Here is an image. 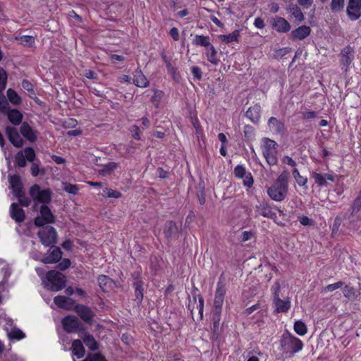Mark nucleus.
<instances>
[{
    "mask_svg": "<svg viewBox=\"0 0 361 361\" xmlns=\"http://www.w3.org/2000/svg\"><path fill=\"white\" fill-rule=\"evenodd\" d=\"M104 195H105L107 197L112 198H119L121 197V193L118 190H114L111 188H105L103 190Z\"/></svg>",
    "mask_w": 361,
    "mask_h": 361,
    "instance_id": "de8ad7c7",
    "label": "nucleus"
},
{
    "mask_svg": "<svg viewBox=\"0 0 361 361\" xmlns=\"http://www.w3.org/2000/svg\"><path fill=\"white\" fill-rule=\"evenodd\" d=\"M290 173L287 170H284L277 178L274 185L288 191V178Z\"/></svg>",
    "mask_w": 361,
    "mask_h": 361,
    "instance_id": "bb28decb",
    "label": "nucleus"
},
{
    "mask_svg": "<svg viewBox=\"0 0 361 361\" xmlns=\"http://www.w3.org/2000/svg\"><path fill=\"white\" fill-rule=\"evenodd\" d=\"M7 334L10 340H20L25 337V334L16 327L13 328Z\"/></svg>",
    "mask_w": 361,
    "mask_h": 361,
    "instance_id": "c9c22d12",
    "label": "nucleus"
},
{
    "mask_svg": "<svg viewBox=\"0 0 361 361\" xmlns=\"http://www.w3.org/2000/svg\"><path fill=\"white\" fill-rule=\"evenodd\" d=\"M71 264V262L69 259H64L57 265V268L61 271H65L70 267Z\"/></svg>",
    "mask_w": 361,
    "mask_h": 361,
    "instance_id": "e2e57ef3",
    "label": "nucleus"
},
{
    "mask_svg": "<svg viewBox=\"0 0 361 361\" xmlns=\"http://www.w3.org/2000/svg\"><path fill=\"white\" fill-rule=\"evenodd\" d=\"M75 310L84 322L91 324L94 313L89 307L83 305H77L75 307Z\"/></svg>",
    "mask_w": 361,
    "mask_h": 361,
    "instance_id": "4468645a",
    "label": "nucleus"
},
{
    "mask_svg": "<svg viewBox=\"0 0 361 361\" xmlns=\"http://www.w3.org/2000/svg\"><path fill=\"white\" fill-rule=\"evenodd\" d=\"M344 283L342 281H338L332 284H329L322 289V292H332L338 288H341L343 286Z\"/></svg>",
    "mask_w": 361,
    "mask_h": 361,
    "instance_id": "3c124183",
    "label": "nucleus"
},
{
    "mask_svg": "<svg viewBox=\"0 0 361 361\" xmlns=\"http://www.w3.org/2000/svg\"><path fill=\"white\" fill-rule=\"evenodd\" d=\"M346 13L350 20H358L361 17V0H348Z\"/></svg>",
    "mask_w": 361,
    "mask_h": 361,
    "instance_id": "6e6552de",
    "label": "nucleus"
},
{
    "mask_svg": "<svg viewBox=\"0 0 361 361\" xmlns=\"http://www.w3.org/2000/svg\"><path fill=\"white\" fill-rule=\"evenodd\" d=\"M54 303L60 308L67 310H72L75 305V300L63 295H57L54 298Z\"/></svg>",
    "mask_w": 361,
    "mask_h": 361,
    "instance_id": "aec40b11",
    "label": "nucleus"
},
{
    "mask_svg": "<svg viewBox=\"0 0 361 361\" xmlns=\"http://www.w3.org/2000/svg\"><path fill=\"white\" fill-rule=\"evenodd\" d=\"M19 202V204L23 207H28L31 204V200L25 196L24 192L20 194V197H17Z\"/></svg>",
    "mask_w": 361,
    "mask_h": 361,
    "instance_id": "bf43d9fd",
    "label": "nucleus"
},
{
    "mask_svg": "<svg viewBox=\"0 0 361 361\" xmlns=\"http://www.w3.org/2000/svg\"><path fill=\"white\" fill-rule=\"evenodd\" d=\"M311 176L314 179L315 183L319 186L326 185V178L324 175L314 171Z\"/></svg>",
    "mask_w": 361,
    "mask_h": 361,
    "instance_id": "79ce46f5",
    "label": "nucleus"
},
{
    "mask_svg": "<svg viewBox=\"0 0 361 361\" xmlns=\"http://www.w3.org/2000/svg\"><path fill=\"white\" fill-rule=\"evenodd\" d=\"M177 233L178 227L174 221H168L165 223L164 226V234L168 240L174 238Z\"/></svg>",
    "mask_w": 361,
    "mask_h": 361,
    "instance_id": "a878e982",
    "label": "nucleus"
},
{
    "mask_svg": "<svg viewBox=\"0 0 361 361\" xmlns=\"http://www.w3.org/2000/svg\"><path fill=\"white\" fill-rule=\"evenodd\" d=\"M63 190L73 195H76L78 192L79 188L77 185L71 184L70 183H63Z\"/></svg>",
    "mask_w": 361,
    "mask_h": 361,
    "instance_id": "c03bdc74",
    "label": "nucleus"
},
{
    "mask_svg": "<svg viewBox=\"0 0 361 361\" xmlns=\"http://www.w3.org/2000/svg\"><path fill=\"white\" fill-rule=\"evenodd\" d=\"M64 330L69 334L76 333L83 329L81 322L75 316H67L62 320Z\"/></svg>",
    "mask_w": 361,
    "mask_h": 361,
    "instance_id": "423d86ee",
    "label": "nucleus"
},
{
    "mask_svg": "<svg viewBox=\"0 0 361 361\" xmlns=\"http://www.w3.org/2000/svg\"><path fill=\"white\" fill-rule=\"evenodd\" d=\"M22 87H23V89L27 90L30 93V96L31 97H32V95H35V91L33 89V85L30 81H28L27 80H23L22 82Z\"/></svg>",
    "mask_w": 361,
    "mask_h": 361,
    "instance_id": "5fc2aeb1",
    "label": "nucleus"
},
{
    "mask_svg": "<svg viewBox=\"0 0 361 361\" xmlns=\"http://www.w3.org/2000/svg\"><path fill=\"white\" fill-rule=\"evenodd\" d=\"M192 44L197 46L208 47L211 45L209 42V37L204 35H196L193 39Z\"/></svg>",
    "mask_w": 361,
    "mask_h": 361,
    "instance_id": "72a5a7b5",
    "label": "nucleus"
},
{
    "mask_svg": "<svg viewBox=\"0 0 361 361\" xmlns=\"http://www.w3.org/2000/svg\"><path fill=\"white\" fill-rule=\"evenodd\" d=\"M361 209V194L359 193L357 197L353 201L351 205V210L353 215L354 213L358 212Z\"/></svg>",
    "mask_w": 361,
    "mask_h": 361,
    "instance_id": "49530a36",
    "label": "nucleus"
},
{
    "mask_svg": "<svg viewBox=\"0 0 361 361\" xmlns=\"http://www.w3.org/2000/svg\"><path fill=\"white\" fill-rule=\"evenodd\" d=\"M133 82L139 87H146L149 85L148 80L139 68L133 72Z\"/></svg>",
    "mask_w": 361,
    "mask_h": 361,
    "instance_id": "4be33fe9",
    "label": "nucleus"
},
{
    "mask_svg": "<svg viewBox=\"0 0 361 361\" xmlns=\"http://www.w3.org/2000/svg\"><path fill=\"white\" fill-rule=\"evenodd\" d=\"M7 84V74L6 72L0 68V87L1 89H6Z\"/></svg>",
    "mask_w": 361,
    "mask_h": 361,
    "instance_id": "13d9d810",
    "label": "nucleus"
},
{
    "mask_svg": "<svg viewBox=\"0 0 361 361\" xmlns=\"http://www.w3.org/2000/svg\"><path fill=\"white\" fill-rule=\"evenodd\" d=\"M270 24L273 30L279 33H286L290 30L291 26L288 21L283 17L276 16L273 18Z\"/></svg>",
    "mask_w": 361,
    "mask_h": 361,
    "instance_id": "1a4fd4ad",
    "label": "nucleus"
},
{
    "mask_svg": "<svg viewBox=\"0 0 361 361\" xmlns=\"http://www.w3.org/2000/svg\"><path fill=\"white\" fill-rule=\"evenodd\" d=\"M226 292V289L225 285L220 281L218 282L214 300V310H222V305L224 300Z\"/></svg>",
    "mask_w": 361,
    "mask_h": 361,
    "instance_id": "9b49d317",
    "label": "nucleus"
},
{
    "mask_svg": "<svg viewBox=\"0 0 361 361\" xmlns=\"http://www.w3.org/2000/svg\"><path fill=\"white\" fill-rule=\"evenodd\" d=\"M117 167V164L115 162H109L104 165L102 169L99 170V173L102 176H106L111 173Z\"/></svg>",
    "mask_w": 361,
    "mask_h": 361,
    "instance_id": "4c0bfd02",
    "label": "nucleus"
},
{
    "mask_svg": "<svg viewBox=\"0 0 361 361\" xmlns=\"http://www.w3.org/2000/svg\"><path fill=\"white\" fill-rule=\"evenodd\" d=\"M208 51L207 52V60L212 64L216 65L219 60L217 59V51L213 45L208 47Z\"/></svg>",
    "mask_w": 361,
    "mask_h": 361,
    "instance_id": "f704fd0d",
    "label": "nucleus"
},
{
    "mask_svg": "<svg viewBox=\"0 0 361 361\" xmlns=\"http://www.w3.org/2000/svg\"><path fill=\"white\" fill-rule=\"evenodd\" d=\"M244 135L247 140H252L255 137V128L249 125L244 128Z\"/></svg>",
    "mask_w": 361,
    "mask_h": 361,
    "instance_id": "864d4df0",
    "label": "nucleus"
},
{
    "mask_svg": "<svg viewBox=\"0 0 361 361\" xmlns=\"http://www.w3.org/2000/svg\"><path fill=\"white\" fill-rule=\"evenodd\" d=\"M293 176L295 180V181L298 183V184L300 186H305L307 182V178L303 177L301 176L298 171V170L296 168H294L293 170Z\"/></svg>",
    "mask_w": 361,
    "mask_h": 361,
    "instance_id": "a19ab883",
    "label": "nucleus"
},
{
    "mask_svg": "<svg viewBox=\"0 0 361 361\" xmlns=\"http://www.w3.org/2000/svg\"><path fill=\"white\" fill-rule=\"evenodd\" d=\"M240 37V30H235L228 35H221L219 36L220 40L226 44H231L234 42H238Z\"/></svg>",
    "mask_w": 361,
    "mask_h": 361,
    "instance_id": "7c9ffc66",
    "label": "nucleus"
},
{
    "mask_svg": "<svg viewBox=\"0 0 361 361\" xmlns=\"http://www.w3.org/2000/svg\"><path fill=\"white\" fill-rule=\"evenodd\" d=\"M133 286L135 288V300L137 302V305L140 306L143 299V282L138 277H136L133 283Z\"/></svg>",
    "mask_w": 361,
    "mask_h": 361,
    "instance_id": "b1692460",
    "label": "nucleus"
},
{
    "mask_svg": "<svg viewBox=\"0 0 361 361\" xmlns=\"http://www.w3.org/2000/svg\"><path fill=\"white\" fill-rule=\"evenodd\" d=\"M294 330L300 336H303L307 333V326L302 321H296L294 324Z\"/></svg>",
    "mask_w": 361,
    "mask_h": 361,
    "instance_id": "ea45409f",
    "label": "nucleus"
},
{
    "mask_svg": "<svg viewBox=\"0 0 361 361\" xmlns=\"http://www.w3.org/2000/svg\"><path fill=\"white\" fill-rule=\"evenodd\" d=\"M262 154L269 165L273 166L277 164L276 147L278 144L267 137L263 138Z\"/></svg>",
    "mask_w": 361,
    "mask_h": 361,
    "instance_id": "20e7f679",
    "label": "nucleus"
},
{
    "mask_svg": "<svg viewBox=\"0 0 361 361\" xmlns=\"http://www.w3.org/2000/svg\"><path fill=\"white\" fill-rule=\"evenodd\" d=\"M345 0H331L330 7L332 12L337 13L343 10Z\"/></svg>",
    "mask_w": 361,
    "mask_h": 361,
    "instance_id": "58836bf2",
    "label": "nucleus"
},
{
    "mask_svg": "<svg viewBox=\"0 0 361 361\" xmlns=\"http://www.w3.org/2000/svg\"><path fill=\"white\" fill-rule=\"evenodd\" d=\"M62 254L59 247H55L48 256L42 258L41 261L44 264L56 263L61 259Z\"/></svg>",
    "mask_w": 361,
    "mask_h": 361,
    "instance_id": "393cba45",
    "label": "nucleus"
},
{
    "mask_svg": "<svg viewBox=\"0 0 361 361\" xmlns=\"http://www.w3.org/2000/svg\"><path fill=\"white\" fill-rule=\"evenodd\" d=\"M355 51L353 47L350 46H346L343 48L339 54L340 63L341 68L345 72L348 71L349 66L351 64L354 59Z\"/></svg>",
    "mask_w": 361,
    "mask_h": 361,
    "instance_id": "0eeeda50",
    "label": "nucleus"
},
{
    "mask_svg": "<svg viewBox=\"0 0 361 361\" xmlns=\"http://www.w3.org/2000/svg\"><path fill=\"white\" fill-rule=\"evenodd\" d=\"M311 32V29L309 26L302 25L293 30L290 32V38L293 41L302 40L307 37Z\"/></svg>",
    "mask_w": 361,
    "mask_h": 361,
    "instance_id": "2eb2a0df",
    "label": "nucleus"
},
{
    "mask_svg": "<svg viewBox=\"0 0 361 361\" xmlns=\"http://www.w3.org/2000/svg\"><path fill=\"white\" fill-rule=\"evenodd\" d=\"M268 126L272 133L278 135H283L286 131L283 122L277 119L276 117H271L268 121Z\"/></svg>",
    "mask_w": 361,
    "mask_h": 361,
    "instance_id": "f3484780",
    "label": "nucleus"
},
{
    "mask_svg": "<svg viewBox=\"0 0 361 361\" xmlns=\"http://www.w3.org/2000/svg\"><path fill=\"white\" fill-rule=\"evenodd\" d=\"M83 342L85 345L91 350H96L99 348L98 343L96 341L94 336L91 334H86L82 338Z\"/></svg>",
    "mask_w": 361,
    "mask_h": 361,
    "instance_id": "473e14b6",
    "label": "nucleus"
},
{
    "mask_svg": "<svg viewBox=\"0 0 361 361\" xmlns=\"http://www.w3.org/2000/svg\"><path fill=\"white\" fill-rule=\"evenodd\" d=\"M26 160L23 152H18L15 156V163L18 167H25L26 166Z\"/></svg>",
    "mask_w": 361,
    "mask_h": 361,
    "instance_id": "37998d69",
    "label": "nucleus"
},
{
    "mask_svg": "<svg viewBox=\"0 0 361 361\" xmlns=\"http://www.w3.org/2000/svg\"><path fill=\"white\" fill-rule=\"evenodd\" d=\"M24 152L25 159L30 162H34L36 157L35 150L32 147H26Z\"/></svg>",
    "mask_w": 361,
    "mask_h": 361,
    "instance_id": "09e8293b",
    "label": "nucleus"
},
{
    "mask_svg": "<svg viewBox=\"0 0 361 361\" xmlns=\"http://www.w3.org/2000/svg\"><path fill=\"white\" fill-rule=\"evenodd\" d=\"M8 180L13 194L14 195L15 197H20V194L24 192L23 183L21 181L20 176H9Z\"/></svg>",
    "mask_w": 361,
    "mask_h": 361,
    "instance_id": "f8f14e48",
    "label": "nucleus"
},
{
    "mask_svg": "<svg viewBox=\"0 0 361 361\" xmlns=\"http://www.w3.org/2000/svg\"><path fill=\"white\" fill-rule=\"evenodd\" d=\"M261 106L259 104L250 107L245 113L246 116L253 123L259 122L260 118Z\"/></svg>",
    "mask_w": 361,
    "mask_h": 361,
    "instance_id": "cd10ccee",
    "label": "nucleus"
},
{
    "mask_svg": "<svg viewBox=\"0 0 361 361\" xmlns=\"http://www.w3.org/2000/svg\"><path fill=\"white\" fill-rule=\"evenodd\" d=\"M4 114H7L8 119L14 126H18L22 123L23 114L18 109H9V106Z\"/></svg>",
    "mask_w": 361,
    "mask_h": 361,
    "instance_id": "5701e85b",
    "label": "nucleus"
},
{
    "mask_svg": "<svg viewBox=\"0 0 361 361\" xmlns=\"http://www.w3.org/2000/svg\"><path fill=\"white\" fill-rule=\"evenodd\" d=\"M92 360V361H107L104 355L101 353H91Z\"/></svg>",
    "mask_w": 361,
    "mask_h": 361,
    "instance_id": "774afa93",
    "label": "nucleus"
},
{
    "mask_svg": "<svg viewBox=\"0 0 361 361\" xmlns=\"http://www.w3.org/2000/svg\"><path fill=\"white\" fill-rule=\"evenodd\" d=\"M19 39L23 45L32 46L35 43V39L32 36L24 35L20 37Z\"/></svg>",
    "mask_w": 361,
    "mask_h": 361,
    "instance_id": "4d7b16f0",
    "label": "nucleus"
},
{
    "mask_svg": "<svg viewBox=\"0 0 361 361\" xmlns=\"http://www.w3.org/2000/svg\"><path fill=\"white\" fill-rule=\"evenodd\" d=\"M197 291H198V289L195 286H193L192 289V291H191V294H192V300H193V302H194L195 304L197 302V298H198V301H199V314H200V318L202 319V317H203L204 298H203V297L202 295L197 294Z\"/></svg>",
    "mask_w": 361,
    "mask_h": 361,
    "instance_id": "2f4dec72",
    "label": "nucleus"
},
{
    "mask_svg": "<svg viewBox=\"0 0 361 361\" xmlns=\"http://www.w3.org/2000/svg\"><path fill=\"white\" fill-rule=\"evenodd\" d=\"M99 286L104 292H108L109 289L111 288L114 283L113 280L106 275H99L97 278Z\"/></svg>",
    "mask_w": 361,
    "mask_h": 361,
    "instance_id": "c756f323",
    "label": "nucleus"
},
{
    "mask_svg": "<svg viewBox=\"0 0 361 361\" xmlns=\"http://www.w3.org/2000/svg\"><path fill=\"white\" fill-rule=\"evenodd\" d=\"M6 134L11 143L17 148L23 146L24 140L20 137L16 128L13 126H7L6 128Z\"/></svg>",
    "mask_w": 361,
    "mask_h": 361,
    "instance_id": "9d476101",
    "label": "nucleus"
},
{
    "mask_svg": "<svg viewBox=\"0 0 361 361\" xmlns=\"http://www.w3.org/2000/svg\"><path fill=\"white\" fill-rule=\"evenodd\" d=\"M247 173L245 168L242 165H238L234 169V174L239 178H244Z\"/></svg>",
    "mask_w": 361,
    "mask_h": 361,
    "instance_id": "6e6d98bb",
    "label": "nucleus"
},
{
    "mask_svg": "<svg viewBox=\"0 0 361 361\" xmlns=\"http://www.w3.org/2000/svg\"><path fill=\"white\" fill-rule=\"evenodd\" d=\"M41 243L46 247L54 245L56 243V231L52 226H48L37 233Z\"/></svg>",
    "mask_w": 361,
    "mask_h": 361,
    "instance_id": "39448f33",
    "label": "nucleus"
},
{
    "mask_svg": "<svg viewBox=\"0 0 361 361\" xmlns=\"http://www.w3.org/2000/svg\"><path fill=\"white\" fill-rule=\"evenodd\" d=\"M343 295L348 299H352L355 295V288L349 285H346L343 288Z\"/></svg>",
    "mask_w": 361,
    "mask_h": 361,
    "instance_id": "8fccbe9b",
    "label": "nucleus"
},
{
    "mask_svg": "<svg viewBox=\"0 0 361 361\" xmlns=\"http://www.w3.org/2000/svg\"><path fill=\"white\" fill-rule=\"evenodd\" d=\"M287 192L288 191L283 190V189H281L280 188H278L274 185L267 190L269 196L273 200L276 202H281L286 197Z\"/></svg>",
    "mask_w": 361,
    "mask_h": 361,
    "instance_id": "412c9836",
    "label": "nucleus"
},
{
    "mask_svg": "<svg viewBox=\"0 0 361 361\" xmlns=\"http://www.w3.org/2000/svg\"><path fill=\"white\" fill-rule=\"evenodd\" d=\"M191 72L195 78L200 80L202 78V72L200 67L192 66L191 68Z\"/></svg>",
    "mask_w": 361,
    "mask_h": 361,
    "instance_id": "680f3d73",
    "label": "nucleus"
},
{
    "mask_svg": "<svg viewBox=\"0 0 361 361\" xmlns=\"http://www.w3.org/2000/svg\"><path fill=\"white\" fill-rule=\"evenodd\" d=\"M11 217L18 224L24 221L25 219V214L24 210L20 208L17 203H12L10 209Z\"/></svg>",
    "mask_w": 361,
    "mask_h": 361,
    "instance_id": "a211bd4d",
    "label": "nucleus"
},
{
    "mask_svg": "<svg viewBox=\"0 0 361 361\" xmlns=\"http://www.w3.org/2000/svg\"><path fill=\"white\" fill-rule=\"evenodd\" d=\"M4 90L5 89H1V87H0V112L1 113H5L8 106V103L3 94Z\"/></svg>",
    "mask_w": 361,
    "mask_h": 361,
    "instance_id": "a18cd8bd",
    "label": "nucleus"
},
{
    "mask_svg": "<svg viewBox=\"0 0 361 361\" xmlns=\"http://www.w3.org/2000/svg\"><path fill=\"white\" fill-rule=\"evenodd\" d=\"M29 195L35 202L42 203L40 207V216H37L34 224L37 227L43 226L47 224L54 223L55 216L51 209L45 204H49L51 200V191L49 189L41 190L38 184H34L30 187Z\"/></svg>",
    "mask_w": 361,
    "mask_h": 361,
    "instance_id": "f257e3e1",
    "label": "nucleus"
},
{
    "mask_svg": "<svg viewBox=\"0 0 361 361\" xmlns=\"http://www.w3.org/2000/svg\"><path fill=\"white\" fill-rule=\"evenodd\" d=\"M300 223L303 226H310L313 224V220L307 216H302L299 218Z\"/></svg>",
    "mask_w": 361,
    "mask_h": 361,
    "instance_id": "338daca9",
    "label": "nucleus"
},
{
    "mask_svg": "<svg viewBox=\"0 0 361 361\" xmlns=\"http://www.w3.org/2000/svg\"><path fill=\"white\" fill-rule=\"evenodd\" d=\"M281 290V285L279 281H276L274 285L271 287V291L273 293V298H276V297H280L279 293Z\"/></svg>",
    "mask_w": 361,
    "mask_h": 361,
    "instance_id": "69168bd1",
    "label": "nucleus"
},
{
    "mask_svg": "<svg viewBox=\"0 0 361 361\" xmlns=\"http://www.w3.org/2000/svg\"><path fill=\"white\" fill-rule=\"evenodd\" d=\"M242 178L243 179L244 185L250 188L253 185L254 180L251 173H247L244 178Z\"/></svg>",
    "mask_w": 361,
    "mask_h": 361,
    "instance_id": "0e129e2a",
    "label": "nucleus"
},
{
    "mask_svg": "<svg viewBox=\"0 0 361 361\" xmlns=\"http://www.w3.org/2000/svg\"><path fill=\"white\" fill-rule=\"evenodd\" d=\"M20 132L21 135L29 142H34L37 140L36 131L27 122L22 123Z\"/></svg>",
    "mask_w": 361,
    "mask_h": 361,
    "instance_id": "6ab92c4d",
    "label": "nucleus"
},
{
    "mask_svg": "<svg viewBox=\"0 0 361 361\" xmlns=\"http://www.w3.org/2000/svg\"><path fill=\"white\" fill-rule=\"evenodd\" d=\"M88 89L90 92L96 95L99 97L104 98L106 97V93L104 91H102L100 88L97 87H88Z\"/></svg>",
    "mask_w": 361,
    "mask_h": 361,
    "instance_id": "052dcab7",
    "label": "nucleus"
},
{
    "mask_svg": "<svg viewBox=\"0 0 361 361\" xmlns=\"http://www.w3.org/2000/svg\"><path fill=\"white\" fill-rule=\"evenodd\" d=\"M280 343L283 360L292 357L295 353L302 350L303 346L300 339L290 334H283Z\"/></svg>",
    "mask_w": 361,
    "mask_h": 361,
    "instance_id": "f03ea898",
    "label": "nucleus"
},
{
    "mask_svg": "<svg viewBox=\"0 0 361 361\" xmlns=\"http://www.w3.org/2000/svg\"><path fill=\"white\" fill-rule=\"evenodd\" d=\"M31 174L32 176L36 177L37 176L39 173L41 172L42 174H44L45 171L44 169H39V164L35 162H32L31 168H30Z\"/></svg>",
    "mask_w": 361,
    "mask_h": 361,
    "instance_id": "603ef678",
    "label": "nucleus"
},
{
    "mask_svg": "<svg viewBox=\"0 0 361 361\" xmlns=\"http://www.w3.org/2000/svg\"><path fill=\"white\" fill-rule=\"evenodd\" d=\"M273 304L275 307V312L277 313H286L290 308V300L289 297L285 298L283 300L280 297L273 298Z\"/></svg>",
    "mask_w": 361,
    "mask_h": 361,
    "instance_id": "ddd939ff",
    "label": "nucleus"
},
{
    "mask_svg": "<svg viewBox=\"0 0 361 361\" xmlns=\"http://www.w3.org/2000/svg\"><path fill=\"white\" fill-rule=\"evenodd\" d=\"M46 279L48 281L46 287L51 291H59L66 286V276L59 271L55 270L49 271L46 274Z\"/></svg>",
    "mask_w": 361,
    "mask_h": 361,
    "instance_id": "7ed1b4c3",
    "label": "nucleus"
},
{
    "mask_svg": "<svg viewBox=\"0 0 361 361\" xmlns=\"http://www.w3.org/2000/svg\"><path fill=\"white\" fill-rule=\"evenodd\" d=\"M257 211L264 217L269 218L276 220L277 218L276 214L272 211L269 204L265 202H261L259 204L256 205Z\"/></svg>",
    "mask_w": 361,
    "mask_h": 361,
    "instance_id": "dca6fc26",
    "label": "nucleus"
},
{
    "mask_svg": "<svg viewBox=\"0 0 361 361\" xmlns=\"http://www.w3.org/2000/svg\"><path fill=\"white\" fill-rule=\"evenodd\" d=\"M72 353L78 358H81L85 355V350L80 340H75L72 343Z\"/></svg>",
    "mask_w": 361,
    "mask_h": 361,
    "instance_id": "c85d7f7f",
    "label": "nucleus"
},
{
    "mask_svg": "<svg viewBox=\"0 0 361 361\" xmlns=\"http://www.w3.org/2000/svg\"><path fill=\"white\" fill-rule=\"evenodd\" d=\"M7 97L8 100L15 105H18L21 103V98L18 93L11 88H9L7 90Z\"/></svg>",
    "mask_w": 361,
    "mask_h": 361,
    "instance_id": "e433bc0d",
    "label": "nucleus"
}]
</instances>
